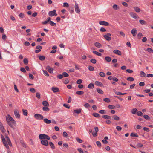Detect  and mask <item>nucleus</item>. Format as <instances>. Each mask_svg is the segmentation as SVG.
Returning a JSON list of instances; mask_svg holds the SVG:
<instances>
[{"instance_id":"nucleus-28","label":"nucleus","mask_w":153,"mask_h":153,"mask_svg":"<svg viewBox=\"0 0 153 153\" xmlns=\"http://www.w3.org/2000/svg\"><path fill=\"white\" fill-rule=\"evenodd\" d=\"M137 111V110L136 108H133L131 111V112L133 114H135L136 113Z\"/></svg>"},{"instance_id":"nucleus-18","label":"nucleus","mask_w":153,"mask_h":153,"mask_svg":"<svg viewBox=\"0 0 153 153\" xmlns=\"http://www.w3.org/2000/svg\"><path fill=\"white\" fill-rule=\"evenodd\" d=\"M95 84L98 86H102L103 85L102 83L98 81H96L95 82Z\"/></svg>"},{"instance_id":"nucleus-20","label":"nucleus","mask_w":153,"mask_h":153,"mask_svg":"<svg viewBox=\"0 0 153 153\" xmlns=\"http://www.w3.org/2000/svg\"><path fill=\"white\" fill-rule=\"evenodd\" d=\"M88 87L90 89H92L94 88V84L92 83H91L89 84L88 86Z\"/></svg>"},{"instance_id":"nucleus-25","label":"nucleus","mask_w":153,"mask_h":153,"mask_svg":"<svg viewBox=\"0 0 153 153\" xmlns=\"http://www.w3.org/2000/svg\"><path fill=\"white\" fill-rule=\"evenodd\" d=\"M105 60L108 62H110L111 60V58L109 56H106L105 58Z\"/></svg>"},{"instance_id":"nucleus-26","label":"nucleus","mask_w":153,"mask_h":153,"mask_svg":"<svg viewBox=\"0 0 153 153\" xmlns=\"http://www.w3.org/2000/svg\"><path fill=\"white\" fill-rule=\"evenodd\" d=\"M102 117L105 119H111V117L110 116L106 115H103Z\"/></svg>"},{"instance_id":"nucleus-43","label":"nucleus","mask_w":153,"mask_h":153,"mask_svg":"<svg viewBox=\"0 0 153 153\" xmlns=\"http://www.w3.org/2000/svg\"><path fill=\"white\" fill-rule=\"evenodd\" d=\"M93 115L95 117H100V114L97 113H93Z\"/></svg>"},{"instance_id":"nucleus-10","label":"nucleus","mask_w":153,"mask_h":153,"mask_svg":"<svg viewBox=\"0 0 153 153\" xmlns=\"http://www.w3.org/2000/svg\"><path fill=\"white\" fill-rule=\"evenodd\" d=\"M95 132L92 133V135L94 137H96L97 135V132L98 131V128L97 127H94Z\"/></svg>"},{"instance_id":"nucleus-42","label":"nucleus","mask_w":153,"mask_h":153,"mask_svg":"<svg viewBox=\"0 0 153 153\" xmlns=\"http://www.w3.org/2000/svg\"><path fill=\"white\" fill-rule=\"evenodd\" d=\"M108 107L111 109H114L115 108V106L113 105H109L108 106Z\"/></svg>"},{"instance_id":"nucleus-33","label":"nucleus","mask_w":153,"mask_h":153,"mask_svg":"<svg viewBox=\"0 0 153 153\" xmlns=\"http://www.w3.org/2000/svg\"><path fill=\"white\" fill-rule=\"evenodd\" d=\"M43 110L44 111H48L49 110V108L47 107V106H44L43 107Z\"/></svg>"},{"instance_id":"nucleus-29","label":"nucleus","mask_w":153,"mask_h":153,"mask_svg":"<svg viewBox=\"0 0 153 153\" xmlns=\"http://www.w3.org/2000/svg\"><path fill=\"white\" fill-rule=\"evenodd\" d=\"M113 8L115 10H118L119 9V7L116 4H114L112 6Z\"/></svg>"},{"instance_id":"nucleus-4","label":"nucleus","mask_w":153,"mask_h":153,"mask_svg":"<svg viewBox=\"0 0 153 153\" xmlns=\"http://www.w3.org/2000/svg\"><path fill=\"white\" fill-rule=\"evenodd\" d=\"M34 117L37 119L41 120H42L43 117L42 115L40 114H36L34 115Z\"/></svg>"},{"instance_id":"nucleus-14","label":"nucleus","mask_w":153,"mask_h":153,"mask_svg":"<svg viewBox=\"0 0 153 153\" xmlns=\"http://www.w3.org/2000/svg\"><path fill=\"white\" fill-rule=\"evenodd\" d=\"M51 89L53 91L54 93H56V92H59V89L57 87H53L51 88Z\"/></svg>"},{"instance_id":"nucleus-27","label":"nucleus","mask_w":153,"mask_h":153,"mask_svg":"<svg viewBox=\"0 0 153 153\" xmlns=\"http://www.w3.org/2000/svg\"><path fill=\"white\" fill-rule=\"evenodd\" d=\"M49 145L51 148L54 149L55 148V147L54 144L52 142H50L49 143Z\"/></svg>"},{"instance_id":"nucleus-30","label":"nucleus","mask_w":153,"mask_h":153,"mask_svg":"<svg viewBox=\"0 0 153 153\" xmlns=\"http://www.w3.org/2000/svg\"><path fill=\"white\" fill-rule=\"evenodd\" d=\"M84 92L81 91H78L76 92V94L79 95H82L84 94Z\"/></svg>"},{"instance_id":"nucleus-1","label":"nucleus","mask_w":153,"mask_h":153,"mask_svg":"<svg viewBox=\"0 0 153 153\" xmlns=\"http://www.w3.org/2000/svg\"><path fill=\"white\" fill-rule=\"evenodd\" d=\"M1 136L4 145L6 148L8 149L9 148L8 145L10 146L12 145L11 142L9 137L7 135H6L5 138L2 134H1Z\"/></svg>"},{"instance_id":"nucleus-38","label":"nucleus","mask_w":153,"mask_h":153,"mask_svg":"<svg viewBox=\"0 0 153 153\" xmlns=\"http://www.w3.org/2000/svg\"><path fill=\"white\" fill-rule=\"evenodd\" d=\"M24 63L25 65H27L28 63V60L27 58H25L23 60Z\"/></svg>"},{"instance_id":"nucleus-57","label":"nucleus","mask_w":153,"mask_h":153,"mask_svg":"<svg viewBox=\"0 0 153 153\" xmlns=\"http://www.w3.org/2000/svg\"><path fill=\"white\" fill-rule=\"evenodd\" d=\"M76 139L77 141L79 143H82V140L79 138H76Z\"/></svg>"},{"instance_id":"nucleus-51","label":"nucleus","mask_w":153,"mask_h":153,"mask_svg":"<svg viewBox=\"0 0 153 153\" xmlns=\"http://www.w3.org/2000/svg\"><path fill=\"white\" fill-rule=\"evenodd\" d=\"M96 144L99 147H101V143L100 141H97Z\"/></svg>"},{"instance_id":"nucleus-49","label":"nucleus","mask_w":153,"mask_h":153,"mask_svg":"<svg viewBox=\"0 0 153 153\" xmlns=\"http://www.w3.org/2000/svg\"><path fill=\"white\" fill-rule=\"evenodd\" d=\"M90 62L93 64H95L96 63L97 61L95 59H92L91 60Z\"/></svg>"},{"instance_id":"nucleus-58","label":"nucleus","mask_w":153,"mask_h":153,"mask_svg":"<svg viewBox=\"0 0 153 153\" xmlns=\"http://www.w3.org/2000/svg\"><path fill=\"white\" fill-rule=\"evenodd\" d=\"M100 31L102 32H105L106 31V30L105 28L102 27L100 29Z\"/></svg>"},{"instance_id":"nucleus-50","label":"nucleus","mask_w":153,"mask_h":153,"mask_svg":"<svg viewBox=\"0 0 153 153\" xmlns=\"http://www.w3.org/2000/svg\"><path fill=\"white\" fill-rule=\"evenodd\" d=\"M137 115L139 116H142L143 115V113L140 111H139L137 113Z\"/></svg>"},{"instance_id":"nucleus-40","label":"nucleus","mask_w":153,"mask_h":153,"mask_svg":"<svg viewBox=\"0 0 153 153\" xmlns=\"http://www.w3.org/2000/svg\"><path fill=\"white\" fill-rule=\"evenodd\" d=\"M99 75L101 77H104L105 75V74L102 72H100V73Z\"/></svg>"},{"instance_id":"nucleus-56","label":"nucleus","mask_w":153,"mask_h":153,"mask_svg":"<svg viewBox=\"0 0 153 153\" xmlns=\"http://www.w3.org/2000/svg\"><path fill=\"white\" fill-rule=\"evenodd\" d=\"M63 106L68 109H69L70 108V106L69 105L67 104H63Z\"/></svg>"},{"instance_id":"nucleus-52","label":"nucleus","mask_w":153,"mask_h":153,"mask_svg":"<svg viewBox=\"0 0 153 153\" xmlns=\"http://www.w3.org/2000/svg\"><path fill=\"white\" fill-rule=\"evenodd\" d=\"M116 128L119 131H120L122 130V128L119 126H117L116 127Z\"/></svg>"},{"instance_id":"nucleus-11","label":"nucleus","mask_w":153,"mask_h":153,"mask_svg":"<svg viewBox=\"0 0 153 153\" xmlns=\"http://www.w3.org/2000/svg\"><path fill=\"white\" fill-rule=\"evenodd\" d=\"M130 15L131 16L135 19H137L138 17V16L135 13L132 12H130L129 13Z\"/></svg>"},{"instance_id":"nucleus-63","label":"nucleus","mask_w":153,"mask_h":153,"mask_svg":"<svg viewBox=\"0 0 153 153\" xmlns=\"http://www.w3.org/2000/svg\"><path fill=\"white\" fill-rule=\"evenodd\" d=\"M36 96L38 98H40V94L38 92L36 93Z\"/></svg>"},{"instance_id":"nucleus-64","label":"nucleus","mask_w":153,"mask_h":153,"mask_svg":"<svg viewBox=\"0 0 153 153\" xmlns=\"http://www.w3.org/2000/svg\"><path fill=\"white\" fill-rule=\"evenodd\" d=\"M137 146L138 148H141L143 146V145L141 143H139L137 144Z\"/></svg>"},{"instance_id":"nucleus-32","label":"nucleus","mask_w":153,"mask_h":153,"mask_svg":"<svg viewBox=\"0 0 153 153\" xmlns=\"http://www.w3.org/2000/svg\"><path fill=\"white\" fill-rule=\"evenodd\" d=\"M140 76L142 77H144L146 76V74L143 71H141L140 73Z\"/></svg>"},{"instance_id":"nucleus-35","label":"nucleus","mask_w":153,"mask_h":153,"mask_svg":"<svg viewBox=\"0 0 153 153\" xmlns=\"http://www.w3.org/2000/svg\"><path fill=\"white\" fill-rule=\"evenodd\" d=\"M131 136L132 137H138V135L137 133H132L131 134Z\"/></svg>"},{"instance_id":"nucleus-8","label":"nucleus","mask_w":153,"mask_h":153,"mask_svg":"<svg viewBox=\"0 0 153 153\" xmlns=\"http://www.w3.org/2000/svg\"><path fill=\"white\" fill-rule=\"evenodd\" d=\"M111 34L110 33H108L104 35V38L107 41H110L111 40Z\"/></svg>"},{"instance_id":"nucleus-47","label":"nucleus","mask_w":153,"mask_h":153,"mask_svg":"<svg viewBox=\"0 0 153 153\" xmlns=\"http://www.w3.org/2000/svg\"><path fill=\"white\" fill-rule=\"evenodd\" d=\"M88 68L89 70L91 71H93L94 69V67L91 66H89Z\"/></svg>"},{"instance_id":"nucleus-54","label":"nucleus","mask_w":153,"mask_h":153,"mask_svg":"<svg viewBox=\"0 0 153 153\" xmlns=\"http://www.w3.org/2000/svg\"><path fill=\"white\" fill-rule=\"evenodd\" d=\"M63 135L64 137H66L68 136V134L65 131H64L63 133Z\"/></svg>"},{"instance_id":"nucleus-13","label":"nucleus","mask_w":153,"mask_h":153,"mask_svg":"<svg viewBox=\"0 0 153 153\" xmlns=\"http://www.w3.org/2000/svg\"><path fill=\"white\" fill-rule=\"evenodd\" d=\"M99 24L100 25L108 26L109 25V23L105 21H101L99 22Z\"/></svg>"},{"instance_id":"nucleus-39","label":"nucleus","mask_w":153,"mask_h":153,"mask_svg":"<svg viewBox=\"0 0 153 153\" xmlns=\"http://www.w3.org/2000/svg\"><path fill=\"white\" fill-rule=\"evenodd\" d=\"M103 100L107 103L109 102L110 101V100L108 98H105L103 99Z\"/></svg>"},{"instance_id":"nucleus-21","label":"nucleus","mask_w":153,"mask_h":153,"mask_svg":"<svg viewBox=\"0 0 153 153\" xmlns=\"http://www.w3.org/2000/svg\"><path fill=\"white\" fill-rule=\"evenodd\" d=\"M97 92L100 94H103L104 93L103 91L99 88L97 89Z\"/></svg>"},{"instance_id":"nucleus-60","label":"nucleus","mask_w":153,"mask_h":153,"mask_svg":"<svg viewBox=\"0 0 153 153\" xmlns=\"http://www.w3.org/2000/svg\"><path fill=\"white\" fill-rule=\"evenodd\" d=\"M29 77L30 79H32L34 78L33 76L31 74H29Z\"/></svg>"},{"instance_id":"nucleus-5","label":"nucleus","mask_w":153,"mask_h":153,"mask_svg":"<svg viewBox=\"0 0 153 153\" xmlns=\"http://www.w3.org/2000/svg\"><path fill=\"white\" fill-rule=\"evenodd\" d=\"M48 15L50 16H56L57 14L56 13V10H53L52 11H50L48 13Z\"/></svg>"},{"instance_id":"nucleus-22","label":"nucleus","mask_w":153,"mask_h":153,"mask_svg":"<svg viewBox=\"0 0 153 153\" xmlns=\"http://www.w3.org/2000/svg\"><path fill=\"white\" fill-rule=\"evenodd\" d=\"M139 22L141 25H145L146 24V22L143 20H140Z\"/></svg>"},{"instance_id":"nucleus-7","label":"nucleus","mask_w":153,"mask_h":153,"mask_svg":"<svg viewBox=\"0 0 153 153\" xmlns=\"http://www.w3.org/2000/svg\"><path fill=\"white\" fill-rule=\"evenodd\" d=\"M75 10L76 12L79 13L80 12V10L79 9L78 4L76 3L74 5Z\"/></svg>"},{"instance_id":"nucleus-15","label":"nucleus","mask_w":153,"mask_h":153,"mask_svg":"<svg viewBox=\"0 0 153 153\" xmlns=\"http://www.w3.org/2000/svg\"><path fill=\"white\" fill-rule=\"evenodd\" d=\"M113 53L117 55H121L122 54L121 51L118 50H115L113 51Z\"/></svg>"},{"instance_id":"nucleus-37","label":"nucleus","mask_w":153,"mask_h":153,"mask_svg":"<svg viewBox=\"0 0 153 153\" xmlns=\"http://www.w3.org/2000/svg\"><path fill=\"white\" fill-rule=\"evenodd\" d=\"M39 59L41 61H43L45 59V57L43 56H39Z\"/></svg>"},{"instance_id":"nucleus-62","label":"nucleus","mask_w":153,"mask_h":153,"mask_svg":"<svg viewBox=\"0 0 153 153\" xmlns=\"http://www.w3.org/2000/svg\"><path fill=\"white\" fill-rule=\"evenodd\" d=\"M20 70L22 72L24 73H25L26 72V71L25 69L23 67L21 68Z\"/></svg>"},{"instance_id":"nucleus-9","label":"nucleus","mask_w":153,"mask_h":153,"mask_svg":"<svg viewBox=\"0 0 153 153\" xmlns=\"http://www.w3.org/2000/svg\"><path fill=\"white\" fill-rule=\"evenodd\" d=\"M41 143L44 146H47L48 145V141L46 139L42 140L41 142Z\"/></svg>"},{"instance_id":"nucleus-24","label":"nucleus","mask_w":153,"mask_h":153,"mask_svg":"<svg viewBox=\"0 0 153 153\" xmlns=\"http://www.w3.org/2000/svg\"><path fill=\"white\" fill-rule=\"evenodd\" d=\"M42 104L44 106H49V104L46 101H44L43 102Z\"/></svg>"},{"instance_id":"nucleus-45","label":"nucleus","mask_w":153,"mask_h":153,"mask_svg":"<svg viewBox=\"0 0 153 153\" xmlns=\"http://www.w3.org/2000/svg\"><path fill=\"white\" fill-rule=\"evenodd\" d=\"M62 74L63 76H64L65 77H67L68 76V74L65 72H63L62 73Z\"/></svg>"},{"instance_id":"nucleus-41","label":"nucleus","mask_w":153,"mask_h":153,"mask_svg":"<svg viewBox=\"0 0 153 153\" xmlns=\"http://www.w3.org/2000/svg\"><path fill=\"white\" fill-rule=\"evenodd\" d=\"M43 72L45 76H49V74H48V72L46 71L45 70H43Z\"/></svg>"},{"instance_id":"nucleus-59","label":"nucleus","mask_w":153,"mask_h":153,"mask_svg":"<svg viewBox=\"0 0 153 153\" xmlns=\"http://www.w3.org/2000/svg\"><path fill=\"white\" fill-rule=\"evenodd\" d=\"M143 117L146 119H150V117L148 115H145L143 116Z\"/></svg>"},{"instance_id":"nucleus-46","label":"nucleus","mask_w":153,"mask_h":153,"mask_svg":"<svg viewBox=\"0 0 153 153\" xmlns=\"http://www.w3.org/2000/svg\"><path fill=\"white\" fill-rule=\"evenodd\" d=\"M127 80L130 81H134V79L132 77H129L127 78Z\"/></svg>"},{"instance_id":"nucleus-48","label":"nucleus","mask_w":153,"mask_h":153,"mask_svg":"<svg viewBox=\"0 0 153 153\" xmlns=\"http://www.w3.org/2000/svg\"><path fill=\"white\" fill-rule=\"evenodd\" d=\"M50 24L51 26H54L56 25V24L52 21H50Z\"/></svg>"},{"instance_id":"nucleus-16","label":"nucleus","mask_w":153,"mask_h":153,"mask_svg":"<svg viewBox=\"0 0 153 153\" xmlns=\"http://www.w3.org/2000/svg\"><path fill=\"white\" fill-rule=\"evenodd\" d=\"M81 111L82 109L81 108L74 110L73 111V114L76 113L77 114H79L81 113Z\"/></svg>"},{"instance_id":"nucleus-31","label":"nucleus","mask_w":153,"mask_h":153,"mask_svg":"<svg viewBox=\"0 0 153 153\" xmlns=\"http://www.w3.org/2000/svg\"><path fill=\"white\" fill-rule=\"evenodd\" d=\"M23 114L25 116H27V111L26 110L23 109Z\"/></svg>"},{"instance_id":"nucleus-34","label":"nucleus","mask_w":153,"mask_h":153,"mask_svg":"<svg viewBox=\"0 0 153 153\" xmlns=\"http://www.w3.org/2000/svg\"><path fill=\"white\" fill-rule=\"evenodd\" d=\"M113 118L116 121H118L119 120V118L117 116L114 115L113 117Z\"/></svg>"},{"instance_id":"nucleus-53","label":"nucleus","mask_w":153,"mask_h":153,"mask_svg":"<svg viewBox=\"0 0 153 153\" xmlns=\"http://www.w3.org/2000/svg\"><path fill=\"white\" fill-rule=\"evenodd\" d=\"M53 69L52 68H49V69H48V71L49 72L51 73H53Z\"/></svg>"},{"instance_id":"nucleus-61","label":"nucleus","mask_w":153,"mask_h":153,"mask_svg":"<svg viewBox=\"0 0 153 153\" xmlns=\"http://www.w3.org/2000/svg\"><path fill=\"white\" fill-rule=\"evenodd\" d=\"M42 46L40 45H38L36 47V48L39 50H41L42 48Z\"/></svg>"},{"instance_id":"nucleus-3","label":"nucleus","mask_w":153,"mask_h":153,"mask_svg":"<svg viewBox=\"0 0 153 153\" xmlns=\"http://www.w3.org/2000/svg\"><path fill=\"white\" fill-rule=\"evenodd\" d=\"M39 137L40 139H46L49 140L50 139V137L47 135L45 134H40L39 135Z\"/></svg>"},{"instance_id":"nucleus-17","label":"nucleus","mask_w":153,"mask_h":153,"mask_svg":"<svg viewBox=\"0 0 153 153\" xmlns=\"http://www.w3.org/2000/svg\"><path fill=\"white\" fill-rule=\"evenodd\" d=\"M43 120L44 122L46 124H49L51 123V120L47 118L44 119Z\"/></svg>"},{"instance_id":"nucleus-44","label":"nucleus","mask_w":153,"mask_h":153,"mask_svg":"<svg viewBox=\"0 0 153 153\" xmlns=\"http://www.w3.org/2000/svg\"><path fill=\"white\" fill-rule=\"evenodd\" d=\"M147 51L149 53H153V50L150 48H147Z\"/></svg>"},{"instance_id":"nucleus-55","label":"nucleus","mask_w":153,"mask_h":153,"mask_svg":"<svg viewBox=\"0 0 153 153\" xmlns=\"http://www.w3.org/2000/svg\"><path fill=\"white\" fill-rule=\"evenodd\" d=\"M99 112L101 114H105L106 113V112L104 110H101L99 111Z\"/></svg>"},{"instance_id":"nucleus-19","label":"nucleus","mask_w":153,"mask_h":153,"mask_svg":"<svg viewBox=\"0 0 153 153\" xmlns=\"http://www.w3.org/2000/svg\"><path fill=\"white\" fill-rule=\"evenodd\" d=\"M95 46L98 48H100L102 46V45L99 42H96L94 43Z\"/></svg>"},{"instance_id":"nucleus-2","label":"nucleus","mask_w":153,"mask_h":153,"mask_svg":"<svg viewBox=\"0 0 153 153\" xmlns=\"http://www.w3.org/2000/svg\"><path fill=\"white\" fill-rule=\"evenodd\" d=\"M6 121L8 125L12 128H13V125L16 124V122L14 119L9 115H7L6 117Z\"/></svg>"},{"instance_id":"nucleus-12","label":"nucleus","mask_w":153,"mask_h":153,"mask_svg":"<svg viewBox=\"0 0 153 153\" xmlns=\"http://www.w3.org/2000/svg\"><path fill=\"white\" fill-rule=\"evenodd\" d=\"M137 30L135 28L131 30V34H132L133 36L134 37H135L136 36L137 33Z\"/></svg>"},{"instance_id":"nucleus-36","label":"nucleus","mask_w":153,"mask_h":153,"mask_svg":"<svg viewBox=\"0 0 153 153\" xmlns=\"http://www.w3.org/2000/svg\"><path fill=\"white\" fill-rule=\"evenodd\" d=\"M93 52L94 53L96 54V55H97L99 56H101V55H102V54L101 53L98 52L96 51H93Z\"/></svg>"},{"instance_id":"nucleus-6","label":"nucleus","mask_w":153,"mask_h":153,"mask_svg":"<svg viewBox=\"0 0 153 153\" xmlns=\"http://www.w3.org/2000/svg\"><path fill=\"white\" fill-rule=\"evenodd\" d=\"M14 114L16 118L18 119L20 118V115L18 111L16 109H14Z\"/></svg>"},{"instance_id":"nucleus-23","label":"nucleus","mask_w":153,"mask_h":153,"mask_svg":"<svg viewBox=\"0 0 153 153\" xmlns=\"http://www.w3.org/2000/svg\"><path fill=\"white\" fill-rule=\"evenodd\" d=\"M134 10L137 12H139L140 11V9L137 7H134Z\"/></svg>"}]
</instances>
